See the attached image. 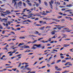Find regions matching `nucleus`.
<instances>
[{"mask_svg": "<svg viewBox=\"0 0 73 73\" xmlns=\"http://www.w3.org/2000/svg\"><path fill=\"white\" fill-rule=\"evenodd\" d=\"M35 46H36L37 48H40V47H41V45L34 44L33 46V48L32 49H36V48L35 47Z\"/></svg>", "mask_w": 73, "mask_h": 73, "instance_id": "1", "label": "nucleus"}, {"mask_svg": "<svg viewBox=\"0 0 73 73\" xmlns=\"http://www.w3.org/2000/svg\"><path fill=\"white\" fill-rule=\"evenodd\" d=\"M54 3V1H53L52 0H51L50 2H49V3H50V5L51 8L52 9H53V6H52V4H53Z\"/></svg>", "mask_w": 73, "mask_h": 73, "instance_id": "2", "label": "nucleus"}, {"mask_svg": "<svg viewBox=\"0 0 73 73\" xmlns=\"http://www.w3.org/2000/svg\"><path fill=\"white\" fill-rule=\"evenodd\" d=\"M28 66H29V65H26L25 66V68L26 69H27V70H31V69L30 68H27V67Z\"/></svg>", "mask_w": 73, "mask_h": 73, "instance_id": "3", "label": "nucleus"}, {"mask_svg": "<svg viewBox=\"0 0 73 73\" xmlns=\"http://www.w3.org/2000/svg\"><path fill=\"white\" fill-rule=\"evenodd\" d=\"M59 32V31L58 30H57V31L54 30V31H52L51 32V35H54V34H55V32Z\"/></svg>", "mask_w": 73, "mask_h": 73, "instance_id": "4", "label": "nucleus"}, {"mask_svg": "<svg viewBox=\"0 0 73 73\" xmlns=\"http://www.w3.org/2000/svg\"><path fill=\"white\" fill-rule=\"evenodd\" d=\"M0 20L1 22H3V21H7V19H1L0 17Z\"/></svg>", "mask_w": 73, "mask_h": 73, "instance_id": "5", "label": "nucleus"}, {"mask_svg": "<svg viewBox=\"0 0 73 73\" xmlns=\"http://www.w3.org/2000/svg\"><path fill=\"white\" fill-rule=\"evenodd\" d=\"M17 0H12V3L13 4L14 3V6H15L16 5V1H17Z\"/></svg>", "mask_w": 73, "mask_h": 73, "instance_id": "6", "label": "nucleus"}, {"mask_svg": "<svg viewBox=\"0 0 73 73\" xmlns=\"http://www.w3.org/2000/svg\"><path fill=\"white\" fill-rule=\"evenodd\" d=\"M66 26H63L60 27H57V28H58V29L59 30H61V28H65Z\"/></svg>", "mask_w": 73, "mask_h": 73, "instance_id": "7", "label": "nucleus"}, {"mask_svg": "<svg viewBox=\"0 0 73 73\" xmlns=\"http://www.w3.org/2000/svg\"><path fill=\"white\" fill-rule=\"evenodd\" d=\"M10 34H9L8 35V36H10V35H15V33L14 32H12L10 33Z\"/></svg>", "mask_w": 73, "mask_h": 73, "instance_id": "8", "label": "nucleus"}, {"mask_svg": "<svg viewBox=\"0 0 73 73\" xmlns=\"http://www.w3.org/2000/svg\"><path fill=\"white\" fill-rule=\"evenodd\" d=\"M58 68V67H55V68L56 69H57V71H61V70H62V69H61L60 68Z\"/></svg>", "mask_w": 73, "mask_h": 73, "instance_id": "9", "label": "nucleus"}, {"mask_svg": "<svg viewBox=\"0 0 73 73\" xmlns=\"http://www.w3.org/2000/svg\"><path fill=\"white\" fill-rule=\"evenodd\" d=\"M35 34H36V35H38L39 36H40L41 35V34L39 33V32L38 31H35Z\"/></svg>", "mask_w": 73, "mask_h": 73, "instance_id": "10", "label": "nucleus"}, {"mask_svg": "<svg viewBox=\"0 0 73 73\" xmlns=\"http://www.w3.org/2000/svg\"><path fill=\"white\" fill-rule=\"evenodd\" d=\"M27 2H28L27 3L29 6H32V3H30L29 1L27 0Z\"/></svg>", "mask_w": 73, "mask_h": 73, "instance_id": "11", "label": "nucleus"}, {"mask_svg": "<svg viewBox=\"0 0 73 73\" xmlns=\"http://www.w3.org/2000/svg\"><path fill=\"white\" fill-rule=\"evenodd\" d=\"M70 44H64V47H68V46H70Z\"/></svg>", "mask_w": 73, "mask_h": 73, "instance_id": "12", "label": "nucleus"}, {"mask_svg": "<svg viewBox=\"0 0 73 73\" xmlns=\"http://www.w3.org/2000/svg\"><path fill=\"white\" fill-rule=\"evenodd\" d=\"M21 54H19V55H17V57H19L18 58V59H20V58H21V56H21Z\"/></svg>", "mask_w": 73, "mask_h": 73, "instance_id": "13", "label": "nucleus"}, {"mask_svg": "<svg viewBox=\"0 0 73 73\" xmlns=\"http://www.w3.org/2000/svg\"><path fill=\"white\" fill-rule=\"evenodd\" d=\"M63 37L62 38H66V37L67 36V35L66 34L63 35Z\"/></svg>", "mask_w": 73, "mask_h": 73, "instance_id": "14", "label": "nucleus"}, {"mask_svg": "<svg viewBox=\"0 0 73 73\" xmlns=\"http://www.w3.org/2000/svg\"><path fill=\"white\" fill-rule=\"evenodd\" d=\"M23 16H25L26 17L28 16V18H31V17H32V15L27 16L25 15H24Z\"/></svg>", "mask_w": 73, "mask_h": 73, "instance_id": "15", "label": "nucleus"}, {"mask_svg": "<svg viewBox=\"0 0 73 73\" xmlns=\"http://www.w3.org/2000/svg\"><path fill=\"white\" fill-rule=\"evenodd\" d=\"M60 56H63V54H60ZM60 58H61L62 59H63V58H64V56H60Z\"/></svg>", "mask_w": 73, "mask_h": 73, "instance_id": "16", "label": "nucleus"}, {"mask_svg": "<svg viewBox=\"0 0 73 73\" xmlns=\"http://www.w3.org/2000/svg\"><path fill=\"white\" fill-rule=\"evenodd\" d=\"M3 24L5 27H8V24L7 23L5 24V23H3Z\"/></svg>", "mask_w": 73, "mask_h": 73, "instance_id": "17", "label": "nucleus"}, {"mask_svg": "<svg viewBox=\"0 0 73 73\" xmlns=\"http://www.w3.org/2000/svg\"><path fill=\"white\" fill-rule=\"evenodd\" d=\"M24 48L25 49H27V48H29V46H24Z\"/></svg>", "mask_w": 73, "mask_h": 73, "instance_id": "18", "label": "nucleus"}, {"mask_svg": "<svg viewBox=\"0 0 73 73\" xmlns=\"http://www.w3.org/2000/svg\"><path fill=\"white\" fill-rule=\"evenodd\" d=\"M72 7V4L67 5L66 6L67 7Z\"/></svg>", "mask_w": 73, "mask_h": 73, "instance_id": "19", "label": "nucleus"}, {"mask_svg": "<svg viewBox=\"0 0 73 73\" xmlns=\"http://www.w3.org/2000/svg\"><path fill=\"white\" fill-rule=\"evenodd\" d=\"M72 59V58L70 57L69 58H65V60H71Z\"/></svg>", "mask_w": 73, "mask_h": 73, "instance_id": "20", "label": "nucleus"}, {"mask_svg": "<svg viewBox=\"0 0 73 73\" xmlns=\"http://www.w3.org/2000/svg\"><path fill=\"white\" fill-rule=\"evenodd\" d=\"M27 9H28L27 8L23 10V11L22 12V13H24V12H25V11H26V10H27Z\"/></svg>", "mask_w": 73, "mask_h": 73, "instance_id": "21", "label": "nucleus"}, {"mask_svg": "<svg viewBox=\"0 0 73 73\" xmlns=\"http://www.w3.org/2000/svg\"><path fill=\"white\" fill-rule=\"evenodd\" d=\"M41 42H43V43H45V42H48V40L44 41V40H42L41 41Z\"/></svg>", "mask_w": 73, "mask_h": 73, "instance_id": "22", "label": "nucleus"}, {"mask_svg": "<svg viewBox=\"0 0 73 73\" xmlns=\"http://www.w3.org/2000/svg\"><path fill=\"white\" fill-rule=\"evenodd\" d=\"M5 13H7L8 14H9V13H11V12L9 11H6Z\"/></svg>", "mask_w": 73, "mask_h": 73, "instance_id": "23", "label": "nucleus"}, {"mask_svg": "<svg viewBox=\"0 0 73 73\" xmlns=\"http://www.w3.org/2000/svg\"><path fill=\"white\" fill-rule=\"evenodd\" d=\"M66 19H70V20H72V18H71V17H65Z\"/></svg>", "mask_w": 73, "mask_h": 73, "instance_id": "24", "label": "nucleus"}, {"mask_svg": "<svg viewBox=\"0 0 73 73\" xmlns=\"http://www.w3.org/2000/svg\"><path fill=\"white\" fill-rule=\"evenodd\" d=\"M24 43H20L18 45V46H20L23 45H24Z\"/></svg>", "mask_w": 73, "mask_h": 73, "instance_id": "25", "label": "nucleus"}, {"mask_svg": "<svg viewBox=\"0 0 73 73\" xmlns=\"http://www.w3.org/2000/svg\"><path fill=\"white\" fill-rule=\"evenodd\" d=\"M19 38H20V39H23V38H25V36H23L20 37Z\"/></svg>", "mask_w": 73, "mask_h": 73, "instance_id": "26", "label": "nucleus"}, {"mask_svg": "<svg viewBox=\"0 0 73 73\" xmlns=\"http://www.w3.org/2000/svg\"><path fill=\"white\" fill-rule=\"evenodd\" d=\"M18 4L19 5H21H21H22V3H21V2H19L18 3Z\"/></svg>", "mask_w": 73, "mask_h": 73, "instance_id": "27", "label": "nucleus"}, {"mask_svg": "<svg viewBox=\"0 0 73 73\" xmlns=\"http://www.w3.org/2000/svg\"><path fill=\"white\" fill-rule=\"evenodd\" d=\"M68 72H69V71H67L65 70L64 72H63L62 73H68Z\"/></svg>", "mask_w": 73, "mask_h": 73, "instance_id": "28", "label": "nucleus"}, {"mask_svg": "<svg viewBox=\"0 0 73 73\" xmlns=\"http://www.w3.org/2000/svg\"><path fill=\"white\" fill-rule=\"evenodd\" d=\"M44 3L45 5H46V6H48V3H47V2H44Z\"/></svg>", "mask_w": 73, "mask_h": 73, "instance_id": "29", "label": "nucleus"}, {"mask_svg": "<svg viewBox=\"0 0 73 73\" xmlns=\"http://www.w3.org/2000/svg\"><path fill=\"white\" fill-rule=\"evenodd\" d=\"M51 28V27H50V26H48L46 27V29H49V28Z\"/></svg>", "mask_w": 73, "mask_h": 73, "instance_id": "30", "label": "nucleus"}, {"mask_svg": "<svg viewBox=\"0 0 73 73\" xmlns=\"http://www.w3.org/2000/svg\"><path fill=\"white\" fill-rule=\"evenodd\" d=\"M42 14V15H44V16H46L47 15V14H46L45 13H41Z\"/></svg>", "mask_w": 73, "mask_h": 73, "instance_id": "31", "label": "nucleus"}, {"mask_svg": "<svg viewBox=\"0 0 73 73\" xmlns=\"http://www.w3.org/2000/svg\"><path fill=\"white\" fill-rule=\"evenodd\" d=\"M13 66H10L8 67H6V68H13Z\"/></svg>", "mask_w": 73, "mask_h": 73, "instance_id": "32", "label": "nucleus"}, {"mask_svg": "<svg viewBox=\"0 0 73 73\" xmlns=\"http://www.w3.org/2000/svg\"><path fill=\"white\" fill-rule=\"evenodd\" d=\"M69 64H70V62H67L66 64H64V65L66 66V65H68Z\"/></svg>", "mask_w": 73, "mask_h": 73, "instance_id": "33", "label": "nucleus"}, {"mask_svg": "<svg viewBox=\"0 0 73 73\" xmlns=\"http://www.w3.org/2000/svg\"><path fill=\"white\" fill-rule=\"evenodd\" d=\"M37 41V40H35L32 43V44H34V43H35V42H36Z\"/></svg>", "mask_w": 73, "mask_h": 73, "instance_id": "34", "label": "nucleus"}, {"mask_svg": "<svg viewBox=\"0 0 73 73\" xmlns=\"http://www.w3.org/2000/svg\"><path fill=\"white\" fill-rule=\"evenodd\" d=\"M29 36H30V37H37L36 36H34L33 35H29Z\"/></svg>", "mask_w": 73, "mask_h": 73, "instance_id": "35", "label": "nucleus"}, {"mask_svg": "<svg viewBox=\"0 0 73 73\" xmlns=\"http://www.w3.org/2000/svg\"><path fill=\"white\" fill-rule=\"evenodd\" d=\"M61 60H60L57 61L56 62V63H58L60 62H61Z\"/></svg>", "mask_w": 73, "mask_h": 73, "instance_id": "36", "label": "nucleus"}, {"mask_svg": "<svg viewBox=\"0 0 73 73\" xmlns=\"http://www.w3.org/2000/svg\"><path fill=\"white\" fill-rule=\"evenodd\" d=\"M21 63H20L19 64V65L18 66V67L19 68V67H20V66H21Z\"/></svg>", "mask_w": 73, "mask_h": 73, "instance_id": "37", "label": "nucleus"}, {"mask_svg": "<svg viewBox=\"0 0 73 73\" xmlns=\"http://www.w3.org/2000/svg\"><path fill=\"white\" fill-rule=\"evenodd\" d=\"M72 10H67L66 11H65V12H70V11H71Z\"/></svg>", "mask_w": 73, "mask_h": 73, "instance_id": "38", "label": "nucleus"}, {"mask_svg": "<svg viewBox=\"0 0 73 73\" xmlns=\"http://www.w3.org/2000/svg\"><path fill=\"white\" fill-rule=\"evenodd\" d=\"M64 30H69V29L68 28H64L63 29Z\"/></svg>", "mask_w": 73, "mask_h": 73, "instance_id": "39", "label": "nucleus"}, {"mask_svg": "<svg viewBox=\"0 0 73 73\" xmlns=\"http://www.w3.org/2000/svg\"><path fill=\"white\" fill-rule=\"evenodd\" d=\"M61 33H64L65 32V31L64 30H62L60 31Z\"/></svg>", "mask_w": 73, "mask_h": 73, "instance_id": "40", "label": "nucleus"}, {"mask_svg": "<svg viewBox=\"0 0 73 73\" xmlns=\"http://www.w3.org/2000/svg\"><path fill=\"white\" fill-rule=\"evenodd\" d=\"M3 50H5V49L7 50H8V48H7L6 47L4 48H3Z\"/></svg>", "mask_w": 73, "mask_h": 73, "instance_id": "41", "label": "nucleus"}, {"mask_svg": "<svg viewBox=\"0 0 73 73\" xmlns=\"http://www.w3.org/2000/svg\"><path fill=\"white\" fill-rule=\"evenodd\" d=\"M39 23L40 24H42V23H43V21H39Z\"/></svg>", "mask_w": 73, "mask_h": 73, "instance_id": "42", "label": "nucleus"}, {"mask_svg": "<svg viewBox=\"0 0 73 73\" xmlns=\"http://www.w3.org/2000/svg\"><path fill=\"white\" fill-rule=\"evenodd\" d=\"M62 62H64L65 63L66 62V60H63L62 61Z\"/></svg>", "mask_w": 73, "mask_h": 73, "instance_id": "43", "label": "nucleus"}, {"mask_svg": "<svg viewBox=\"0 0 73 73\" xmlns=\"http://www.w3.org/2000/svg\"><path fill=\"white\" fill-rule=\"evenodd\" d=\"M28 50H27L26 51H25L24 52L25 53H26V52H31V50H29L28 51H27Z\"/></svg>", "mask_w": 73, "mask_h": 73, "instance_id": "44", "label": "nucleus"}, {"mask_svg": "<svg viewBox=\"0 0 73 73\" xmlns=\"http://www.w3.org/2000/svg\"><path fill=\"white\" fill-rule=\"evenodd\" d=\"M43 38H40L38 39V41H40V40H42V39H43Z\"/></svg>", "mask_w": 73, "mask_h": 73, "instance_id": "45", "label": "nucleus"}, {"mask_svg": "<svg viewBox=\"0 0 73 73\" xmlns=\"http://www.w3.org/2000/svg\"><path fill=\"white\" fill-rule=\"evenodd\" d=\"M20 29H21V28H18L17 29V31H19V30H20Z\"/></svg>", "mask_w": 73, "mask_h": 73, "instance_id": "46", "label": "nucleus"}, {"mask_svg": "<svg viewBox=\"0 0 73 73\" xmlns=\"http://www.w3.org/2000/svg\"><path fill=\"white\" fill-rule=\"evenodd\" d=\"M58 51H57V50H54V49L53 50V52H57Z\"/></svg>", "mask_w": 73, "mask_h": 73, "instance_id": "47", "label": "nucleus"}, {"mask_svg": "<svg viewBox=\"0 0 73 73\" xmlns=\"http://www.w3.org/2000/svg\"><path fill=\"white\" fill-rule=\"evenodd\" d=\"M28 22L29 23H31V21L30 20H29L28 19L27 20V22Z\"/></svg>", "mask_w": 73, "mask_h": 73, "instance_id": "48", "label": "nucleus"}, {"mask_svg": "<svg viewBox=\"0 0 73 73\" xmlns=\"http://www.w3.org/2000/svg\"><path fill=\"white\" fill-rule=\"evenodd\" d=\"M14 12H15V13H17V12H20V11H14Z\"/></svg>", "mask_w": 73, "mask_h": 73, "instance_id": "49", "label": "nucleus"}, {"mask_svg": "<svg viewBox=\"0 0 73 73\" xmlns=\"http://www.w3.org/2000/svg\"><path fill=\"white\" fill-rule=\"evenodd\" d=\"M46 22H43V23L42 25H44V24H46Z\"/></svg>", "mask_w": 73, "mask_h": 73, "instance_id": "50", "label": "nucleus"}, {"mask_svg": "<svg viewBox=\"0 0 73 73\" xmlns=\"http://www.w3.org/2000/svg\"><path fill=\"white\" fill-rule=\"evenodd\" d=\"M1 16H3V17H5V15L4 14H3V13H1Z\"/></svg>", "mask_w": 73, "mask_h": 73, "instance_id": "51", "label": "nucleus"}, {"mask_svg": "<svg viewBox=\"0 0 73 73\" xmlns=\"http://www.w3.org/2000/svg\"><path fill=\"white\" fill-rule=\"evenodd\" d=\"M12 70H13V71H15L16 70V68H13L12 69Z\"/></svg>", "mask_w": 73, "mask_h": 73, "instance_id": "52", "label": "nucleus"}, {"mask_svg": "<svg viewBox=\"0 0 73 73\" xmlns=\"http://www.w3.org/2000/svg\"><path fill=\"white\" fill-rule=\"evenodd\" d=\"M56 3L57 4H58V5H60V3H59V2L58 1H57L56 2Z\"/></svg>", "mask_w": 73, "mask_h": 73, "instance_id": "53", "label": "nucleus"}, {"mask_svg": "<svg viewBox=\"0 0 73 73\" xmlns=\"http://www.w3.org/2000/svg\"><path fill=\"white\" fill-rule=\"evenodd\" d=\"M44 28H45V27H41V30H43V29H44Z\"/></svg>", "mask_w": 73, "mask_h": 73, "instance_id": "54", "label": "nucleus"}, {"mask_svg": "<svg viewBox=\"0 0 73 73\" xmlns=\"http://www.w3.org/2000/svg\"><path fill=\"white\" fill-rule=\"evenodd\" d=\"M72 30H70V31H66V32H70L71 31H72Z\"/></svg>", "mask_w": 73, "mask_h": 73, "instance_id": "55", "label": "nucleus"}, {"mask_svg": "<svg viewBox=\"0 0 73 73\" xmlns=\"http://www.w3.org/2000/svg\"><path fill=\"white\" fill-rule=\"evenodd\" d=\"M23 5L24 7H26V4H25V3H23Z\"/></svg>", "mask_w": 73, "mask_h": 73, "instance_id": "56", "label": "nucleus"}, {"mask_svg": "<svg viewBox=\"0 0 73 73\" xmlns=\"http://www.w3.org/2000/svg\"><path fill=\"white\" fill-rule=\"evenodd\" d=\"M62 16H58V19H60L61 18H62Z\"/></svg>", "mask_w": 73, "mask_h": 73, "instance_id": "57", "label": "nucleus"}, {"mask_svg": "<svg viewBox=\"0 0 73 73\" xmlns=\"http://www.w3.org/2000/svg\"><path fill=\"white\" fill-rule=\"evenodd\" d=\"M73 50V48H72V49H70V50H69L70 51H71V52H73V51H72Z\"/></svg>", "mask_w": 73, "mask_h": 73, "instance_id": "58", "label": "nucleus"}, {"mask_svg": "<svg viewBox=\"0 0 73 73\" xmlns=\"http://www.w3.org/2000/svg\"><path fill=\"white\" fill-rule=\"evenodd\" d=\"M5 31H3L2 33V34H4V33H5Z\"/></svg>", "mask_w": 73, "mask_h": 73, "instance_id": "59", "label": "nucleus"}, {"mask_svg": "<svg viewBox=\"0 0 73 73\" xmlns=\"http://www.w3.org/2000/svg\"><path fill=\"white\" fill-rule=\"evenodd\" d=\"M52 48V46H50L47 48V49H51Z\"/></svg>", "mask_w": 73, "mask_h": 73, "instance_id": "60", "label": "nucleus"}, {"mask_svg": "<svg viewBox=\"0 0 73 73\" xmlns=\"http://www.w3.org/2000/svg\"><path fill=\"white\" fill-rule=\"evenodd\" d=\"M43 57H41V58H39V60H41V59H43Z\"/></svg>", "mask_w": 73, "mask_h": 73, "instance_id": "61", "label": "nucleus"}, {"mask_svg": "<svg viewBox=\"0 0 73 73\" xmlns=\"http://www.w3.org/2000/svg\"><path fill=\"white\" fill-rule=\"evenodd\" d=\"M54 64H55V62H53L51 64V65H53Z\"/></svg>", "mask_w": 73, "mask_h": 73, "instance_id": "62", "label": "nucleus"}, {"mask_svg": "<svg viewBox=\"0 0 73 73\" xmlns=\"http://www.w3.org/2000/svg\"><path fill=\"white\" fill-rule=\"evenodd\" d=\"M30 43H32V42L29 41L28 42V44H30Z\"/></svg>", "mask_w": 73, "mask_h": 73, "instance_id": "63", "label": "nucleus"}, {"mask_svg": "<svg viewBox=\"0 0 73 73\" xmlns=\"http://www.w3.org/2000/svg\"><path fill=\"white\" fill-rule=\"evenodd\" d=\"M30 73H36V72L35 71L32 72H30Z\"/></svg>", "mask_w": 73, "mask_h": 73, "instance_id": "64", "label": "nucleus"}]
</instances>
